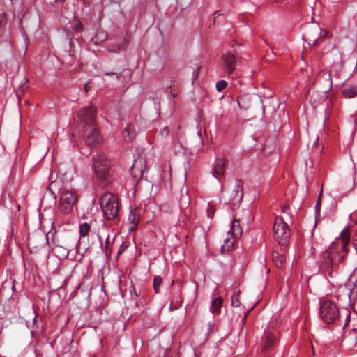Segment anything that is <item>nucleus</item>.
Segmentation results:
<instances>
[{
  "label": "nucleus",
  "instance_id": "obj_35",
  "mask_svg": "<svg viewBox=\"0 0 357 357\" xmlns=\"http://www.w3.org/2000/svg\"><path fill=\"white\" fill-rule=\"evenodd\" d=\"M171 93H172L174 97H176V95L175 94V93H173V91H171Z\"/></svg>",
  "mask_w": 357,
  "mask_h": 357
},
{
  "label": "nucleus",
  "instance_id": "obj_15",
  "mask_svg": "<svg viewBox=\"0 0 357 357\" xmlns=\"http://www.w3.org/2000/svg\"><path fill=\"white\" fill-rule=\"evenodd\" d=\"M235 239L236 238L231 236L225 238L224 243L221 247L222 252L225 253L230 251L234 245Z\"/></svg>",
  "mask_w": 357,
  "mask_h": 357
},
{
  "label": "nucleus",
  "instance_id": "obj_7",
  "mask_svg": "<svg viewBox=\"0 0 357 357\" xmlns=\"http://www.w3.org/2000/svg\"><path fill=\"white\" fill-rule=\"evenodd\" d=\"M274 238L279 245L286 246L291 236L288 225L284 222L282 218L276 217L273 227Z\"/></svg>",
  "mask_w": 357,
  "mask_h": 357
},
{
  "label": "nucleus",
  "instance_id": "obj_33",
  "mask_svg": "<svg viewBox=\"0 0 357 357\" xmlns=\"http://www.w3.org/2000/svg\"><path fill=\"white\" fill-rule=\"evenodd\" d=\"M321 204V200H320V198L319 199V200L317 201V204H316V207L317 208L318 206H319Z\"/></svg>",
  "mask_w": 357,
  "mask_h": 357
},
{
  "label": "nucleus",
  "instance_id": "obj_26",
  "mask_svg": "<svg viewBox=\"0 0 357 357\" xmlns=\"http://www.w3.org/2000/svg\"><path fill=\"white\" fill-rule=\"evenodd\" d=\"M83 29V24L81 22H78L75 25V27H74V29L76 31H81Z\"/></svg>",
  "mask_w": 357,
  "mask_h": 357
},
{
  "label": "nucleus",
  "instance_id": "obj_24",
  "mask_svg": "<svg viewBox=\"0 0 357 357\" xmlns=\"http://www.w3.org/2000/svg\"><path fill=\"white\" fill-rule=\"evenodd\" d=\"M227 83L225 80H220L216 83V89L222 91L227 87Z\"/></svg>",
  "mask_w": 357,
  "mask_h": 357
},
{
  "label": "nucleus",
  "instance_id": "obj_17",
  "mask_svg": "<svg viewBox=\"0 0 357 357\" xmlns=\"http://www.w3.org/2000/svg\"><path fill=\"white\" fill-rule=\"evenodd\" d=\"M222 304V298H221L220 297L215 298L213 300L212 303H211V312L212 313L219 314L221 310Z\"/></svg>",
  "mask_w": 357,
  "mask_h": 357
},
{
  "label": "nucleus",
  "instance_id": "obj_30",
  "mask_svg": "<svg viewBox=\"0 0 357 357\" xmlns=\"http://www.w3.org/2000/svg\"><path fill=\"white\" fill-rule=\"evenodd\" d=\"M249 312H250V310H249V311H248V312L245 314V315H244V317H243V323H245V322L246 319H247V317H248V315Z\"/></svg>",
  "mask_w": 357,
  "mask_h": 357
},
{
  "label": "nucleus",
  "instance_id": "obj_38",
  "mask_svg": "<svg viewBox=\"0 0 357 357\" xmlns=\"http://www.w3.org/2000/svg\"><path fill=\"white\" fill-rule=\"evenodd\" d=\"M121 252H122V250H120L119 251V253H118V254L119 255V254L121 253Z\"/></svg>",
  "mask_w": 357,
  "mask_h": 357
},
{
  "label": "nucleus",
  "instance_id": "obj_13",
  "mask_svg": "<svg viewBox=\"0 0 357 357\" xmlns=\"http://www.w3.org/2000/svg\"><path fill=\"white\" fill-rule=\"evenodd\" d=\"M122 136L126 142L132 141L136 136L135 130L132 124H128L123 131Z\"/></svg>",
  "mask_w": 357,
  "mask_h": 357
},
{
  "label": "nucleus",
  "instance_id": "obj_32",
  "mask_svg": "<svg viewBox=\"0 0 357 357\" xmlns=\"http://www.w3.org/2000/svg\"><path fill=\"white\" fill-rule=\"evenodd\" d=\"M89 88H90V86H89V83H86V84H85V86H84V90H85V91H86V92H88V91L89 90Z\"/></svg>",
  "mask_w": 357,
  "mask_h": 357
},
{
  "label": "nucleus",
  "instance_id": "obj_2",
  "mask_svg": "<svg viewBox=\"0 0 357 357\" xmlns=\"http://www.w3.org/2000/svg\"><path fill=\"white\" fill-rule=\"evenodd\" d=\"M350 239L351 231L350 229L347 227L340 233L339 238L336 241L333 242L329 248L324 253V264L325 266V270L328 274L331 275V272L336 262H340L344 258V255H340L339 248H341L342 252L344 253V255L347 253V246L350 243Z\"/></svg>",
  "mask_w": 357,
  "mask_h": 357
},
{
  "label": "nucleus",
  "instance_id": "obj_29",
  "mask_svg": "<svg viewBox=\"0 0 357 357\" xmlns=\"http://www.w3.org/2000/svg\"><path fill=\"white\" fill-rule=\"evenodd\" d=\"M276 3H287L289 0H273Z\"/></svg>",
  "mask_w": 357,
  "mask_h": 357
},
{
  "label": "nucleus",
  "instance_id": "obj_4",
  "mask_svg": "<svg viewBox=\"0 0 357 357\" xmlns=\"http://www.w3.org/2000/svg\"><path fill=\"white\" fill-rule=\"evenodd\" d=\"M341 314L345 316L344 328L347 327L350 321V312L347 309L340 312L335 303L326 301L321 304L320 315L323 321L327 324H336L341 325Z\"/></svg>",
  "mask_w": 357,
  "mask_h": 357
},
{
  "label": "nucleus",
  "instance_id": "obj_5",
  "mask_svg": "<svg viewBox=\"0 0 357 357\" xmlns=\"http://www.w3.org/2000/svg\"><path fill=\"white\" fill-rule=\"evenodd\" d=\"M93 167L98 179L105 185L110 182L109 163L104 154L93 156Z\"/></svg>",
  "mask_w": 357,
  "mask_h": 357
},
{
  "label": "nucleus",
  "instance_id": "obj_19",
  "mask_svg": "<svg viewBox=\"0 0 357 357\" xmlns=\"http://www.w3.org/2000/svg\"><path fill=\"white\" fill-rule=\"evenodd\" d=\"M273 260L276 266L280 268L283 265L284 257L282 254H280L278 252L275 251L273 252Z\"/></svg>",
  "mask_w": 357,
  "mask_h": 357
},
{
  "label": "nucleus",
  "instance_id": "obj_6",
  "mask_svg": "<svg viewBox=\"0 0 357 357\" xmlns=\"http://www.w3.org/2000/svg\"><path fill=\"white\" fill-rule=\"evenodd\" d=\"M100 205L105 218L114 219L119 214V204L116 197L110 192H105L100 197Z\"/></svg>",
  "mask_w": 357,
  "mask_h": 357
},
{
  "label": "nucleus",
  "instance_id": "obj_11",
  "mask_svg": "<svg viewBox=\"0 0 357 357\" xmlns=\"http://www.w3.org/2000/svg\"><path fill=\"white\" fill-rule=\"evenodd\" d=\"M225 166L226 163L224 159H218L216 165L213 170V176L220 180L219 176H223Z\"/></svg>",
  "mask_w": 357,
  "mask_h": 357
},
{
  "label": "nucleus",
  "instance_id": "obj_21",
  "mask_svg": "<svg viewBox=\"0 0 357 357\" xmlns=\"http://www.w3.org/2000/svg\"><path fill=\"white\" fill-rule=\"evenodd\" d=\"M90 230V225L85 222L79 226V233L82 236H85L88 234Z\"/></svg>",
  "mask_w": 357,
  "mask_h": 357
},
{
  "label": "nucleus",
  "instance_id": "obj_34",
  "mask_svg": "<svg viewBox=\"0 0 357 357\" xmlns=\"http://www.w3.org/2000/svg\"><path fill=\"white\" fill-rule=\"evenodd\" d=\"M317 39H315V40H314V41H313V43H312V44L314 45H316V44H317Z\"/></svg>",
  "mask_w": 357,
  "mask_h": 357
},
{
  "label": "nucleus",
  "instance_id": "obj_9",
  "mask_svg": "<svg viewBox=\"0 0 357 357\" xmlns=\"http://www.w3.org/2000/svg\"><path fill=\"white\" fill-rule=\"evenodd\" d=\"M145 169V160L143 158L139 157L135 160L133 165L130 168V174L136 181H137L142 177Z\"/></svg>",
  "mask_w": 357,
  "mask_h": 357
},
{
  "label": "nucleus",
  "instance_id": "obj_20",
  "mask_svg": "<svg viewBox=\"0 0 357 357\" xmlns=\"http://www.w3.org/2000/svg\"><path fill=\"white\" fill-rule=\"evenodd\" d=\"M162 279L160 276H155L153 279V289L155 293H159L160 287L162 284Z\"/></svg>",
  "mask_w": 357,
  "mask_h": 357
},
{
  "label": "nucleus",
  "instance_id": "obj_36",
  "mask_svg": "<svg viewBox=\"0 0 357 357\" xmlns=\"http://www.w3.org/2000/svg\"><path fill=\"white\" fill-rule=\"evenodd\" d=\"M171 93H172L174 97H176V95L175 94V93H173V91H171Z\"/></svg>",
  "mask_w": 357,
  "mask_h": 357
},
{
  "label": "nucleus",
  "instance_id": "obj_3",
  "mask_svg": "<svg viewBox=\"0 0 357 357\" xmlns=\"http://www.w3.org/2000/svg\"><path fill=\"white\" fill-rule=\"evenodd\" d=\"M59 181H52L47 187V190L53 196L54 199L56 198L54 189L58 188L60 195L59 201V209L63 214H68L73 211L77 202V195L74 191L68 189L59 188Z\"/></svg>",
  "mask_w": 357,
  "mask_h": 357
},
{
  "label": "nucleus",
  "instance_id": "obj_1",
  "mask_svg": "<svg viewBox=\"0 0 357 357\" xmlns=\"http://www.w3.org/2000/svg\"><path fill=\"white\" fill-rule=\"evenodd\" d=\"M79 123L83 128V139L89 146H96L102 142V137L96 126V110L90 107L83 108L78 113Z\"/></svg>",
  "mask_w": 357,
  "mask_h": 357
},
{
  "label": "nucleus",
  "instance_id": "obj_8",
  "mask_svg": "<svg viewBox=\"0 0 357 357\" xmlns=\"http://www.w3.org/2000/svg\"><path fill=\"white\" fill-rule=\"evenodd\" d=\"M243 197V182L241 180L236 179L234 188L229 196V201L234 206H236L241 203Z\"/></svg>",
  "mask_w": 357,
  "mask_h": 357
},
{
  "label": "nucleus",
  "instance_id": "obj_14",
  "mask_svg": "<svg viewBox=\"0 0 357 357\" xmlns=\"http://www.w3.org/2000/svg\"><path fill=\"white\" fill-rule=\"evenodd\" d=\"M342 96L346 98H352L357 96V86L351 85L342 91Z\"/></svg>",
  "mask_w": 357,
  "mask_h": 357
},
{
  "label": "nucleus",
  "instance_id": "obj_12",
  "mask_svg": "<svg viewBox=\"0 0 357 357\" xmlns=\"http://www.w3.org/2000/svg\"><path fill=\"white\" fill-rule=\"evenodd\" d=\"M262 340H263L262 350L267 351L271 348V347L275 342V337L273 333L266 332V333H265L264 336L262 337Z\"/></svg>",
  "mask_w": 357,
  "mask_h": 357
},
{
  "label": "nucleus",
  "instance_id": "obj_10",
  "mask_svg": "<svg viewBox=\"0 0 357 357\" xmlns=\"http://www.w3.org/2000/svg\"><path fill=\"white\" fill-rule=\"evenodd\" d=\"M242 234V228L240 225V219L236 218L231 223V229L228 232V235L238 238Z\"/></svg>",
  "mask_w": 357,
  "mask_h": 357
},
{
  "label": "nucleus",
  "instance_id": "obj_16",
  "mask_svg": "<svg viewBox=\"0 0 357 357\" xmlns=\"http://www.w3.org/2000/svg\"><path fill=\"white\" fill-rule=\"evenodd\" d=\"M222 59L226 65V67H233V65L239 64L236 60L234 55L230 53L223 54Z\"/></svg>",
  "mask_w": 357,
  "mask_h": 357
},
{
  "label": "nucleus",
  "instance_id": "obj_39",
  "mask_svg": "<svg viewBox=\"0 0 357 357\" xmlns=\"http://www.w3.org/2000/svg\"><path fill=\"white\" fill-rule=\"evenodd\" d=\"M121 252H122V250H120L119 251V253H118V254L119 255V254L121 253Z\"/></svg>",
  "mask_w": 357,
  "mask_h": 357
},
{
  "label": "nucleus",
  "instance_id": "obj_27",
  "mask_svg": "<svg viewBox=\"0 0 357 357\" xmlns=\"http://www.w3.org/2000/svg\"><path fill=\"white\" fill-rule=\"evenodd\" d=\"M169 128L168 127H164L162 130H161V135L163 136V137H167L168 135H169Z\"/></svg>",
  "mask_w": 357,
  "mask_h": 357
},
{
  "label": "nucleus",
  "instance_id": "obj_25",
  "mask_svg": "<svg viewBox=\"0 0 357 357\" xmlns=\"http://www.w3.org/2000/svg\"><path fill=\"white\" fill-rule=\"evenodd\" d=\"M207 215L209 218H212L214 215L215 209L211 206H208V209H207Z\"/></svg>",
  "mask_w": 357,
  "mask_h": 357
},
{
  "label": "nucleus",
  "instance_id": "obj_28",
  "mask_svg": "<svg viewBox=\"0 0 357 357\" xmlns=\"http://www.w3.org/2000/svg\"><path fill=\"white\" fill-rule=\"evenodd\" d=\"M128 220L130 222H132L135 224V225H136L138 222V220H135V214H131L130 215L129 218H128Z\"/></svg>",
  "mask_w": 357,
  "mask_h": 357
},
{
  "label": "nucleus",
  "instance_id": "obj_37",
  "mask_svg": "<svg viewBox=\"0 0 357 357\" xmlns=\"http://www.w3.org/2000/svg\"><path fill=\"white\" fill-rule=\"evenodd\" d=\"M170 310H173V308H172V305H170Z\"/></svg>",
  "mask_w": 357,
  "mask_h": 357
},
{
  "label": "nucleus",
  "instance_id": "obj_23",
  "mask_svg": "<svg viewBox=\"0 0 357 357\" xmlns=\"http://www.w3.org/2000/svg\"><path fill=\"white\" fill-rule=\"evenodd\" d=\"M104 250L106 255H110L111 248H110V237L108 236L105 240Z\"/></svg>",
  "mask_w": 357,
  "mask_h": 357
},
{
  "label": "nucleus",
  "instance_id": "obj_18",
  "mask_svg": "<svg viewBox=\"0 0 357 357\" xmlns=\"http://www.w3.org/2000/svg\"><path fill=\"white\" fill-rule=\"evenodd\" d=\"M129 40L127 38H124L121 44H116L111 46L109 49V51L117 52L118 51L125 50L128 46Z\"/></svg>",
  "mask_w": 357,
  "mask_h": 357
},
{
  "label": "nucleus",
  "instance_id": "obj_22",
  "mask_svg": "<svg viewBox=\"0 0 357 357\" xmlns=\"http://www.w3.org/2000/svg\"><path fill=\"white\" fill-rule=\"evenodd\" d=\"M241 305V302L239 300V292H238L236 294H234L231 299V305L233 307H238Z\"/></svg>",
  "mask_w": 357,
  "mask_h": 357
},
{
  "label": "nucleus",
  "instance_id": "obj_31",
  "mask_svg": "<svg viewBox=\"0 0 357 357\" xmlns=\"http://www.w3.org/2000/svg\"><path fill=\"white\" fill-rule=\"evenodd\" d=\"M213 15L216 17H218V16H219V15H220L222 14L220 13V10H218V11H215Z\"/></svg>",
  "mask_w": 357,
  "mask_h": 357
}]
</instances>
